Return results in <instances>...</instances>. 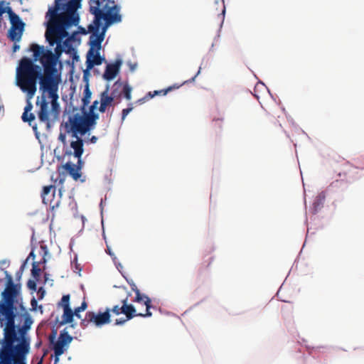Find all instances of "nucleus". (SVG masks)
Masks as SVG:
<instances>
[{"mask_svg":"<svg viewBox=\"0 0 364 364\" xmlns=\"http://www.w3.org/2000/svg\"><path fill=\"white\" fill-rule=\"evenodd\" d=\"M122 65V60L120 58L117 59L114 63L107 64L103 74L104 79L108 81L113 80L119 73Z\"/></svg>","mask_w":364,"mask_h":364,"instance_id":"9b49d317","label":"nucleus"},{"mask_svg":"<svg viewBox=\"0 0 364 364\" xmlns=\"http://www.w3.org/2000/svg\"><path fill=\"white\" fill-rule=\"evenodd\" d=\"M49 115H50V112H48V104L46 100L43 98L41 109L38 112V119L41 122L46 123L48 128L50 127Z\"/></svg>","mask_w":364,"mask_h":364,"instance_id":"dca6fc26","label":"nucleus"},{"mask_svg":"<svg viewBox=\"0 0 364 364\" xmlns=\"http://www.w3.org/2000/svg\"><path fill=\"white\" fill-rule=\"evenodd\" d=\"M53 188L54 187L53 186H44L43 189V194L48 195Z\"/></svg>","mask_w":364,"mask_h":364,"instance_id":"ea45409f","label":"nucleus"},{"mask_svg":"<svg viewBox=\"0 0 364 364\" xmlns=\"http://www.w3.org/2000/svg\"><path fill=\"white\" fill-rule=\"evenodd\" d=\"M27 262H28V261H26H26L23 263V264L21 265V269L22 271L25 269V267H26V264H27Z\"/></svg>","mask_w":364,"mask_h":364,"instance_id":"bf43d9fd","label":"nucleus"},{"mask_svg":"<svg viewBox=\"0 0 364 364\" xmlns=\"http://www.w3.org/2000/svg\"><path fill=\"white\" fill-rule=\"evenodd\" d=\"M77 31H75L72 33V37H75L77 34L78 33H81V34H83V35H86L88 33H90L88 31V29L86 30L85 28L82 27V26H80L77 25Z\"/></svg>","mask_w":364,"mask_h":364,"instance_id":"7c9ffc66","label":"nucleus"},{"mask_svg":"<svg viewBox=\"0 0 364 364\" xmlns=\"http://www.w3.org/2000/svg\"><path fill=\"white\" fill-rule=\"evenodd\" d=\"M20 48V46L18 45L14 44L13 47L14 52H16Z\"/></svg>","mask_w":364,"mask_h":364,"instance_id":"13d9d810","label":"nucleus"},{"mask_svg":"<svg viewBox=\"0 0 364 364\" xmlns=\"http://www.w3.org/2000/svg\"><path fill=\"white\" fill-rule=\"evenodd\" d=\"M98 104H99L98 100L94 101L92 105L90 107V109L87 113H92V114H98L97 113L95 112V110L97 109Z\"/></svg>","mask_w":364,"mask_h":364,"instance_id":"f704fd0d","label":"nucleus"},{"mask_svg":"<svg viewBox=\"0 0 364 364\" xmlns=\"http://www.w3.org/2000/svg\"><path fill=\"white\" fill-rule=\"evenodd\" d=\"M90 13L94 16L92 22L96 23L105 21L107 26H111L114 23H120L122 20L120 14L121 6H112L109 7L106 0H90L89 1Z\"/></svg>","mask_w":364,"mask_h":364,"instance_id":"7ed1b4c3","label":"nucleus"},{"mask_svg":"<svg viewBox=\"0 0 364 364\" xmlns=\"http://www.w3.org/2000/svg\"><path fill=\"white\" fill-rule=\"evenodd\" d=\"M17 341V334L14 325L9 326L5 329L3 348L0 350L1 364H10L11 350L14 343Z\"/></svg>","mask_w":364,"mask_h":364,"instance_id":"423d86ee","label":"nucleus"},{"mask_svg":"<svg viewBox=\"0 0 364 364\" xmlns=\"http://www.w3.org/2000/svg\"><path fill=\"white\" fill-rule=\"evenodd\" d=\"M33 129L35 132V135H36V138L38 139L39 138V133L37 131V126L36 125L33 126Z\"/></svg>","mask_w":364,"mask_h":364,"instance_id":"603ef678","label":"nucleus"},{"mask_svg":"<svg viewBox=\"0 0 364 364\" xmlns=\"http://www.w3.org/2000/svg\"><path fill=\"white\" fill-rule=\"evenodd\" d=\"M104 61H105V58L100 55V50L90 48L86 55V69L83 71L84 77L90 74V70L95 65H100Z\"/></svg>","mask_w":364,"mask_h":364,"instance_id":"1a4fd4ad","label":"nucleus"},{"mask_svg":"<svg viewBox=\"0 0 364 364\" xmlns=\"http://www.w3.org/2000/svg\"><path fill=\"white\" fill-rule=\"evenodd\" d=\"M60 355H57L56 354H55V360H54V364H57L59 360H60Z\"/></svg>","mask_w":364,"mask_h":364,"instance_id":"4d7b16f0","label":"nucleus"},{"mask_svg":"<svg viewBox=\"0 0 364 364\" xmlns=\"http://www.w3.org/2000/svg\"><path fill=\"white\" fill-rule=\"evenodd\" d=\"M132 109H133V107H132V105L128 108L122 109V122L125 120L127 116L132 111Z\"/></svg>","mask_w":364,"mask_h":364,"instance_id":"2f4dec72","label":"nucleus"},{"mask_svg":"<svg viewBox=\"0 0 364 364\" xmlns=\"http://www.w3.org/2000/svg\"><path fill=\"white\" fill-rule=\"evenodd\" d=\"M171 90H172V87H168L166 90H155L153 92H154V96L159 95H166Z\"/></svg>","mask_w":364,"mask_h":364,"instance_id":"72a5a7b5","label":"nucleus"},{"mask_svg":"<svg viewBox=\"0 0 364 364\" xmlns=\"http://www.w3.org/2000/svg\"><path fill=\"white\" fill-rule=\"evenodd\" d=\"M107 253H108V254H109V255L112 257V259H113L114 261H115V260H116V259H117V257H116V256L114 255V254L111 251V250H110L109 247L107 248Z\"/></svg>","mask_w":364,"mask_h":364,"instance_id":"09e8293b","label":"nucleus"},{"mask_svg":"<svg viewBox=\"0 0 364 364\" xmlns=\"http://www.w3.org/2000/svg\"><path fill=\"white\" fill-rule=\"evenodd\" d=\"M225 7H224V8H223V12H222V14H223V16L225 15Z\"/></svg>","mask_w":364,"mask_h":364,"instance_id":"e2e57ef3","label":"nucleus"},{"mask_svg":"<svg viewBox=\"0 0 364 364\" xmlns=\"http://www.w3.org/2000/svg\"><path fill=\"white\" fill-rule=\"evenodd\" d=\"M106 2L109 4V7H112V6H119L118 4H116L115 0H106Z\"/></svg>","mask_w":364,"mask_h":364,"instance_id":"8fccbe9b","label":"nucleus"},{"mask_svg":"<svg viewBox=\"0 0 364 364\" xmlns=\"http://www.w3.org/2000/svg\"><path fill=\"white\" fill-rule=\"evenodd\" d=\"M107 23L102 25V23H96L92 22L88 26V31L91 33L89 40L90 48L100 50L102 43L105 39V33L107 28Z\"/></svg>","mask_w":364,"mask_h":364,"instance_id":"0eeeda50","label":"nucleus"},{"mask_svg":"<svg viewBox=\"0 0 364 364\" xmlns=\"http://www.w3.org/2000/svg\"><path fill=\"white\" fill-rule=\"evenodd\" d=\"M41 249L43 253V259L44 262H46V256L48 254V250L47 248V246L45 245H41Z\"/></svg>","mask_w":364,"mask_h":364,"instance_id":"4c0bfd02","label":"nucleus"},{"mask_svg":"<svg viewBox=\"0 0 364 364\" xmlns=\"http://www.w3.org/2000/svg\"><path fill=\"white\" fill-rule=\"evenodd\" d=\"M17 295L16 287L13 284L11 277L9 278V286L3 293L4 301L14 303V299Z\"/></svg>","mask_w":364,"mask_h":364,"instance_id":"f3484780","label":"nucleus"},{"mask_svg":"<svg viewBox=\"0 0 364 364\" xmlns=\"http://www.w3.org/2000/svg\"><path fill=\"white\" fill-rule=\"evenodd\" d=\"M103 223H104V220H103V218H102V225H103Z\"/></svg>","mask_w":364,"mask_h":364,"instance_id":"69168bd1","label":"nucleus"},{"mask_svg":"<svg viewBox=\"0 0 364 364\" xmlns=\"http://www.w3.org/2000/svg\"><path fill=\"white\" fill-rule=\"evenodd\" d=\"M132 90V87L129 85H125L124 86V97L127 100H130L132 99V95H131Z\"/></svg>","mask_w":364,"mask_h":364,"instance_id":"c85d7f7f","label":"nucleus"},{"mask_svg":"<svg viewBox=\"0 0 364 364\" xmlns=\"http://www.w3.org/2000/svg\"><path fill=\"white\" fill-rule=\"evenodd\" d=\"M35 258H36V255L34 254V250H32L31 252H30L28 257H27L26 261H28L30 259H32L33 260Z\"/></svg>","mask_w":364,"mask_h":364,"instance_id":"a18cd8bd","label":"nucleus"},{"mask_svg":"<svg viewBox=\"0 0 364 364\" xmlns=\"http://www.w3.org/2000/svg\"><path fill=\"white\" fill-rule=\"evenodd\" d=\"M106 108H107L106 105H105L102 103H100V106L99 107V110H100V112H102V113L105 112V110H106Z\"/></svg>","mask_w":364,"mask_h":364,"instance_id":"de8ad7c7","label":"nucleus"},{"mask_svg":"<svg viewBox=\"0 0 364 364\" xmlns=\"http://www.w3.org/2000/svg\"><path fill=\"white\" fill-rule=\"evenodd\" d=\"M70 301V296L69 295H64L63 296L61 299V304L63 309H65L66 306H70L69 304Z\"/></svg>","mask_w":364,"mask_h":364,"instance_id":"473e14b6","label":"nucleus"},{"mask_svg":"<svg viewBox=\"0 0 364 364\" xmlns=\"http://www.w3.org/2000/svg\"><path fill=\"white\" fill-rule=\"evenodd\" d=\"M72 137L75 139V140L72 141L70 143V147L73 149V155L75 157L80 159L81 158L84 149H83V140L78 136V134L75 132H72Z\"/></svg>","mask_w":364,"mask_h":364,"instance_id":"4468645a","label":"nucleus"},{"mask_svg":"<svg viewBox=\"0 0 364 364\" xmlns=\"http://www.w3.org/2000/svg\"><path fill=\"white\" fill-rule=\"evenodd\" d=\"M122 313L127 316V319H131L134 316H137L136 309L132 304H127V299L123 300V305L122 306Z\"/></svg>","mask_w":364,"mask_h":364,"instance_id":"6ab92c4d","label":"nucleus"},{"mask_svg":"<svg viewBox=\"0 0 364 364\" xmlns=\"http://www.w3.org/2000/svg\"><path fill=\"white\" fill-rule=\"evenodd\" d=\"M32 109V105L31 103H28V105L26 106L24 109V112L22 114V120L23 122H28L30 125L31 124V122L35 119V116L33 114L30 113L28 114V112H29Z\"/></svg>","mask_w":364,"mask_h":364,"instance_id":"5701e85b","label":"nucleus"},{"mask_svg":"<svg viewBox=\"0 0 364 364\" xmlns=\"http://www.w3.org/2000/svg\"><path fill=\"white\" fill-rule=\"evenodd\" d=\"M51 99V107L52 109L50 111V116L55 119L58 117L60 111V106L58 102V97L56 98H50Z\"/></svg>","mask_w":364,"mask_h":364,"instance_id":"393cba45","label":"nucleus"},{"mask_svg":"<svg viewBox=\"0 0 364 364\" xmlns=\"http://www.w3.org/2000/svg\"><path fill=\"white\" fill-rule=\"evenodd\" d=\"M63 168L69 173L75 181H77L80 178L81 166L68 162L63 166Z\"/></svg>","mask_w":364,"mask_h":364,"instance_id":"a211bd4d","label":"nucleus"},{"mask_svg":"<svg viewBox=\"0 0 364 364\" xmlns=\"http://www.w3.org/2000/svg\"><path fill=\"white\" fill-rule=\"evenodd\" d=\"M115 265H116V267H117V269H118L119 272L121 271V269H122V268H123L122 264L121 263H119V262H118V263H116V262H115Z\"/></svg>","mask_w":364,"mask_h":364,"instance_id":"6e6d98bb","label":"nucleus"},{"mask_svg":"<svg viewBox=\"0 0 364 364\" xmlns=\"http://www.w3.org/2000/svg\"><path fill=\"white\" fill-rule=\"evenodd\" d=\"M128 320L127 318L126 319H116L115 325H123Z\"/></svg>","mask_w":364,"mask_h":364,"instance_id":"c03bdc74","label":"nucleus"},{"mask_svg":"<svg viewBox=\"0 0 364 364\" xmlns=\"http://www.w3.org/2000/svg\"><path fill=\"white\" fill-rule=\"evenodd\" d=\"M109 92V85L107 86L105 90L102 92L100 95V103L104 104L107 107L110 105L114 99V95L112 92V95L109 96L108 95Z\"/></svg>","mask_w":364,"mask_h":364,"instance_id":"412c9836","label":"nucleus"},{"mask_svg":"<svg viewBox=\"0 0 364 364\" xmlns=\"http://www.w3.org/2000/svg\"><path fill=\"white\" fill-rule=\"evenodd\" d=\"M82 325H85V321L81 322Z\"/></svg>","mask_w":364,"mask_h":364,"instance_id":"338daca9","label":"nucleus"},{"mask_svg":"<svg viewBox=\"0 0 364 364\" xmlns=\"http://www.w3.org/2000/svg\"><path fill=\"white\" fill-rule=\"evenodd\" d=\"M68 348L61 344L58 340L53 343L54 353L57 355H61Z\"/></svg>","mask_w":364,"mask_h":364,"instance_id":"bb28decb","label":"nucleus"},{"mask_svg":"<svg viewBox=\"0 0 364 364\" xmlns=\"http://www.w3.org/2000/svg\"><path fill=\"white\" fill-rule=\"evenodd\" d=\"M0 311L5 316L9 326L14 324V303L4 301L0 306Z\"/></svg>","mask_w":364,"mask_h":364,"instance_id":"f8f14e48","label":"nucleus"},{"mask_svg":"<svg viewBox=\"0 0 364 364\" xmlns=\"http://www.w3.org/2000/svg\"><path fill=\"white\" fill-rule=\"evenodd\" d=\"M5 12V9L4 7V2L0 1V17L2 16V14Z\"/></svg>","mask_w":364,"mask_h":364,"instance_id":"49530a36","label":"nucleus"},{"mask_svg":"<svg viewBox=\"0 0 364 364\" xmlns=\"http://www.w3.org/2000/svg\"><path fill=\"white\" fill-rule=\"evenodd\" d=\"M86 308H87V304L84 301L82 303L80 306H78L77 308H76L75 309V312H74L75 316L76 317H77L78 318H80V312L85 311L86 309Z\"/></svg>","mask_w":364,"mask_h":364,"instance_id":"c756f323","label":"nucleus"},{"mask_svg":"<svg viewBox=\"0 0 364 364\" xmlns=\"http://www.w3.org/2000/svg\"><path fill=\"white\" fill-rule=\"evenodd\" d=\"M110 311H112L115 314L119 315L120 313H122V307L116 305L112 309H110Z\"/></svg>","mask_w":364,"mask_h":364,"instance_id":"58836bf2","label":"nucleus"},{"mask_svg":"<svg viewBox=\"0 0 364 364\" xmlns=\"http://www.w3.org/2000/svg\"><path fill=\"white\" fill-rule=\"evenodd\" d=\"M200 70H201V68H199V70L197 72L196 75L193 77H192L190 80L185 81L182 85L186 84L188 82H194L196 77L200 73Z\"/></svg>","mask_w":364,"mask_h":364,"instance_id":"79ce46f5","label":"nucleus"},{"mask_svg":"<svg viewBox=\"0 0 364 364\" xmlns=\"http://www.w3.org/2000/svg\"><path fill=\"white\" fill-rule=\"evenodd\" d=\"M326 196L323 193H321L316 197V200L314 202V213H317L318 210L323 206V202L325 200Z\"/></svg>","mask_w":364,"mask_h":364,"instance_id":"b1692460","label":"nucleus"},{"mask_svg":"<svg viewBox=\"0 0 364 364\" xmlns=\"http://www.w3.org/2000/svg\"><path fill=\"white\" fill-rule=\"evenodd\" d=\"M8 13L11 24L9 31V36L11 41L18 42L21 41L24 31L25 23L18 15L12 11L11 8H8Z\"/></svg>","mask_w":364,"mask_h":364,"instance_id":"6e6552de","label":"nucleus"},{"mask_svg":"<svg viewBox=\"0 0 364 364\" xmlns=\"http://www.w3.org/2000/svg\"><path fill=\"white\" fill-rule=\"evenodd\" d=\"M27 287L32 291L36 290V282L34 280L29 279L27 282Z\"/></svg>","mask_w":364,"mask_h":364,"instance_id":"c9c22d12","label":"nucleus"},{"mask_svg":"<svg viewBox=\"0 0 364 364\" xmlns=\"http://www.w3.org/2000/svg\"><path fill=\"white\" fill-rule=\"evenodd\" d=\"M58 139L63 144H66V136L63 133H60L58 136Z\"/></svg>","mask_w":364,"mask_h":364,"instance_id":"a19ab883","label":"nucleus"},{"mask_svg":"<svg viewBox=\"0 0 364 364\" xmlns=\"http://www.w3.org/2000/svg\"><path fill=\"white\" fill-rule=\"evenodd\" d=\"M129 68L131 71H134L136 68L137 65L136 63L132 64V63H129Z\"/></svg>","mask_w":364,"mask_h":364,"instance_id":"3c124183","label":"nucleus"},{"mask_svg":"<svg viewBox=\"0 0 364 364\" xmlns=\"http://www.w3.org/2000/svg\"><path fill=\"white\" fill-rule=\"evenodd\" d=\"M92 92L89 88V85H87L84 89V96L82 99L83 107L87 106L90 102Z\"/></svg>","mask_w":364,"mask_h":364,"instance_id":"a878e982","label":"nucleus"},{"mask_svg":"<svg viewBox=\"0 0 364 364\" xmlns=\"http://www.w3.org/2000/svg\"><path fill=\"white\" fill-rule=\"evenodd\" d=\"M98 119L99 114L85 113L84 116H81L75 114L69 117L68 121L65 123V128L68 133L75 132L82 136L95 127Z\"/></svg>","mask_w":364,"mask_h":364,"instance_id":"20e7f679","label":"nucleus"},{"mask_svg":"<svg viewBox=\"0 0 364 364\" xmlns=\"http://www.w3.org/2000/svg\"><path fill=\"white\" fill-rule=\"evenodd\" d=\"M90 142H91L92 144H95V143L97 142V136H92L90 138Z\"/></svg>","mask_w":364,"mask_h":364,"instance_id":"5fc2aeb1","label":"nucleus"},{"mask_svg":"<svg viewBox=\"0 0 364 364\" xmlns=\"http://www.w3.org/2000/svg\"><path fill=\"white\" fill-rule=\"evenodd\" d=\"M66 154H68V155H70V154H72V152L71 151H67Z\"/></svg>","mask_w":364,"mask_h":364,"instance_id":"0e129e2a","label":"nucleus"},{"mask_svg":"<svg viewBox=\"0 0 364 364\" xmlns=\"http://www.w3.org/2000/svg\"><path fill=\"white\" fill-rule=\"evenodd\" d=\"M31 303L33 309H35L36 306H37V301L36 300V299L33 298Z\"/></svg>","mask_w":364,"mask_h":364,"instance_id":"864d4df0","label":"nucleus"},{"mask_svg":"<svg viewBox=\"0 0 364 364\" xmlns=\"http://www.w3.org/2000/svg\"><path fill=\"white\" fill-rule=\"evenodd\" d=\"M110 309L107 308L106 311L103 313H95V312H87L86 314V318L88 322L93 323L97 327H101L105 324L109 323L110 320Z\"/></svg>","mask_w":364,"mask_h":364,"instance_id":"9d476101","label":"nucleus"},{"mask_svg":"<svg viewBox=\"0 0 364 364\" xmlns=\"http://www.w3.org/2000/svg\"><path fill=\"white\" fill-rule=\"evenodd\" d=\"M154 97H155V96H154V92H148V93L146 94V95L144 98H142V99L139 100V102H145L146 100H149V99L153 98Z\"/></svg>","mask_w":364,"mask_h":364,"instance_id":"e433bc0d","label":"nucleus"},{"mask_svg":"<svg viewBox=\"0 0 364 364\" xmlns=\"http://www.w3.org/2000/svg\"><path fill=\"white\" fill-rule=\"evenodd\" d=\"M28 352V345L25 343H21L17 346L14 345V348L11 350V358L10 364H16L14 357L19 356L23 357L25 354Z\"/></svg>","mask_w":364,"mask_h":364,"instance_id":"2eb2a0df","label":"nucleus"},{"mask_svg":"<svg viewBox=\"0 0 364 364\" xmlns=\"http://www.w3.org/2000/svg\"><path fill=\"white\" fill-rule=\"evenodd\" d=\"M41 269L38 267L36 262L32 264L31 274L35 279H38L39 277Z\"/></svg>","mask_w":364,"mask_h":364,"instance_id":"cd10ccee","label":"nucleus"},{"mask_svg":"<svg viewBox=\"0 0 364 364\" xmlns=\"http://www.w3.org/2000/svg\"><path fill=\"white\" fill-rule=\"evenodd\" d=\"M41 72V68L35 65L31 59L23 58L21 60L16 69V85L26 93L28 101L35 95L38 79L40 89L43 92H48L49 98L59 97L58 91L60 75L58 73H48L43 76Z\"/></svg>","mask_w":364,"mask_h":364,"instance_id":"f03ea898","label":"nucleus"},{"mask_svg":"<svg viewBox=\"0 0 364 364\" xmlns=\"http://www.w3.org/2000/svg\"><path fill=\"white\" fill-rule=\"evenodd\" d=\"M200 70H201V68H199V70L197 72L196 75L193 77H192L190 80L185 81L182 85L186 84L188 82H194L196 77L200 73Z\"/></svg>","mask_w":364,"mask_h":364,"instance_id":"37998d69","label":"nucleus"},{"mask_svg":"<svg viewBox=\"0 0 364 364\" xmlns=\"http://www.w3.org/2000/svg\"><path fill=\"white\" fill-rule=\"evenodd\" d=\"M82 0H55L54 6L49 7L46 14V39L50 46L56 44L55 52L60 55L63 52L71 53L74 51L72 35L68 36V30L80 23L77 10L81 8Z\"/></svg>","mask_w":364,"mask_h":364,"instance_id":"f257e3e1","label":"nucleus"},{"mask_svg":"<svg viewBox=\"0 0 364 364\" xmlns=\"http://www.w3.org/2000/svg\"><path fill=\"white\" fill-rule=\"evenodd\" d=\"M31 51L33 53L35 60H40L44 68V73H58L56 65L60 55L56 53H53L50 50H46L44 46L33 43L30 47Z\"/></svg>","mask_w":364,"mask_h":364,"instance_id":"39448f33","label":"nucleus"},{"mask_svg":"<svg viewBox=\"0 0 364 364\" xmlns=\"http://www.w3.org/2000/svg\"><path fill=\"white\" fill-rule=\"evenodd\" d=\"M100 206V209H101V215H102V213H103V200H101Z\"/></svg>","mask_w":364,"mask_h":364,"instance_id":"052dcab7","label":"nucleus"},{"mask_svg":"<svg viewBox=\"0 0 364 364\" xmlns=\"http://www.w3.org/2000/svg\"><path fill=\"white\" fill-rule=\"evenodd\" d=\"M58 341L63 344L65 348H68L70 343L73 341V337L68 334L66 329L60 331Z\"/></svg>","mask_w":364,"mask_h":364,"instance_id":"aec40b11","label":"nucleus"},{"mask_svg":"<svg viewBox=\"0 0 364 364\" xmlns=\"http://www.w3.org/2000/svg\"><path fill=\"white\" fill-rule=\"evenodd\" d=\"M75 314L73 312L70 306H66L63 309V314L62 316L61 324L71 323L73 320Z\"/></svg>","mask_w":364,"mask_h":364,"instance_id":"4be33fe9","label":"nucleus"},{"mask_svg":"<svg viewBox=\"0 0 364 364\" xmlns=\"http://www.w3.org/2000/svg\"><path fill=\"white\" fill-rule=\"evenodd\" d=\"M132 289L136 294L135 301H136V302L144 301V303L146 307V313L145 314H138L137 316H142V317L151 316L152 314L149 311V309L151 308V299H149V297L148 296H146V294H141L140 291L136 287H135V289L132 288Z\"/></svg>","mask_w":364,"mask_h":364,"instance_id":"ddd939ff","label":"nucleus"},{"mask_svg":"<svg viewBox=\"0 0 364 364\" xmlns=\"http://www.w3.org/2000/svg\"><path fill=\"white\" fill-rule=\"evenodd\" d=\"M76 166H81V167H82V160H81V159H80H80H78V160H77V164Z\"/></svg>","mask_w":364,"mask_h":364,"instance_id":"680f3d73","label":"nucleus"}]
</instances>
